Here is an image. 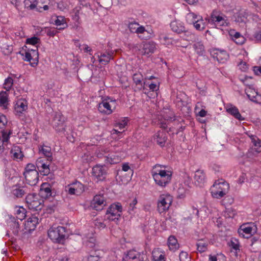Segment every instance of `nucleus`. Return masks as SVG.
I'll return each mask as SVG.
<instances>
[{
  "label": "nucleus",
  "instance_id": "338daca9",
  "mask_svg": "<svg viewBox=\"0 0 261 261\" xmlns=\"http://www.w3.org/2000/svg\"><path fill=\"white\" fill-rule=\"evenodd\" d=\"M58 33V30L56 28L49 29L46 31V34L48 36L54 37Z\"/></svg>",
  "mask_w": 261,
  "mask_h": 261
},
{
  "label": "nucleus",
  "instance_id": "473e14b6",
  "mask_svg": "<svg viewBox=\"0 0 261 261\" xmlns=\"http://www.w3.org/2000/svg\"><path fill=\"white\" fill-rule=\"evenodd\" d=\"M168 244L169 249L175 251L179 248V244L176 238L173 236H170L168 240Z\"/></svg>",
  "mask_w": 261,
  "mask_h": 261
},
{
  "label": "nucleus",
  "instance_id": "13d9d810",
  "mask_svg": "<svg viewBox=\"0 0 261 261\" xmlns=\"http://www.w3.org/2000/svg\"><path fill=\"white\" fill-rule=\"evenodd\" d=\"M36 165H35L33 164H28L25 168V171L23 173H33V172H38V171L36 170Z\"/></svg>",
  "mask_w": 261,
  "mask_h": 261
},
{
  "label": "nucleus",
  "instance_id": "f704fd0d",
  "mask_svg": "<svg viewBox=\"0 0 261 261\" xmlns=\"http://www.w3.org/2000/svg\"><path fill=\"white\" fill-rule=\"evenodd\" d=\"M152 257L153 261H165L164 253L158 248L152 251Z\"/></svg>",
  "mask_w": 261,
  "mask_h": 261
},
{
  "label": "nucleus",
  "instance_id": "5fc2aeb1",
  "mask_svg": "<svg viewBox=\"0 0 261 261\" xmlns=\"http://www.w3.org/2000/svg\"><path fill=\"white\" fill-rule=\"evenodd\" d=\"M241 81L248 87H252L253 86V80L251 76H245L240 79Z\"/></svg>",
  "mask_w": 261,
  "mask_h": 261
},
{
  "label": "nucleus",
  "instance_id": "e2e57ef3",
  "mask_svg": "<svg viewBox=\"0 0 261 261\" xmlns=\"http://www.w3.org/2000/svg\"><path fill=\"white\" fill-rule=\"evenodd\" d=\"M137 200L136 198L134 199L133 200L132 202L129 203V206L128 207V212H129V214H131L132 212L134 211V210L135 208V205L137 204Z\"/></svg>",
  "mask_w": 261,
  "mask_h": 261
},
{
  "label": "nucleus",
  "instance_id": "2eb2a0df",
  "mask_svg": "<svg viewBox=\"0 0 261 261\" xmlns=\"http://www.w3.org/2000/svg\"><path fill=\"white\" fill-rule=\"evenodd\" d=\"M232 13H233V16L231 19L239 23L241 27H244L247 20V17L245 15H243L244 12H241L240 8H236L232 10Z\"/></svg>",
  "mask_w": 261,
  "mask_h": 261
},
{
  "label": "nucleus",
  "instance_id": "f257e3e1",
  "mask_svg": "<svg viewBox=\"0 0 261 261\" xmlns=\"http://www.w3.org/2000/svg\"><path fill=\"white\" fill-rule=\"evenodd\" d=\"M165 169V166L156 164L151 171V174L154 182L161 187H165L171 180L172 172Z\"/></svg>",
  "mask_w": 261,
  "mask_h": 261
},
{
  "label": "nucleus",
  "instance_id": "7c9ffc66",
  "mask_svg": "<svg viewBox=\"0 0 261 261\" xmlns=\"http://www.w3.org/2000/svg\"><path fill=\"white\" fill-rule=\"evenodd\" d=\"M11 157L14 160L22 159L23 154L21 151L20 148L18 146H14L11 150Z\"/></svg>",
  "mask_w": 261,
  "mask_h": 261
},
{
  "label": "nucleus",
  "instance_id": "49530a36",
  "mask_svg": "<svg viewBox=\"0 0 261 261\" xmlns=\"http://www.w3.org/2000/svg\"><path fill=\"white\" fill-rule=\"evenodd\" d=\"M9 225L10 226V229L12 230L13 234L15 235H17L19 230V224L18 221L16 220H11L9 222Z\"/></svg>",
  "mask_w": 261,
  "mask_h": 261
},
{
  "label": "nucleus",
  "instance_id": "4be33fe9",
  "mask_svg": "<svg viewBox=\"0 0 261 261\" xmlns=\"http://www.w3.org/2000/svg\"><path fill=\"white\" fill-rule=\"evenodd\" d=\"M167 133L164 130L158 131L153 137V139L161 146H164L167 140Z\"/></svg>",
  "mask_w": 261,
  "mask_h": 261
},
{
  "label": "nucleus",
  "instance_id": "20e7f679",
  "mask_svg": "<svg viewBox=\"0 0 261 261\" xmlns=\"http://www.w3.org/2000/svg\"><path fill=\"white\" fill-rule=\"evenodd\" d=\"M130 32L136 33L141 39H147L150 38V34L143 25L136 22H130L127 24Z\"/></svg>",
  "mask_w": 261,
  "mask_h": 261
},
{
  "label": "nucleus",
  "instance_id": "a211bd4d",
  "mask_svg": "<svg viewBox=\"0 0 261 261\" xmlns=\"http://www.w3.org/2000/svg\"><path fill=\"white\" fill-rule=\"evenodd\" d=\"M28 109L27 101L24 99L18 100L15 105L14 111L16 115L20 116Z\"/></svg>",
  "mask_w": 261,
  "mask_h": 261
},
{
  "label": "nucleus",
  "instance_id": "39448f33",
  "mask_svg": "<svg viewBox=\"0 0 261 261\" xmlns=\"http://www.w3.org/2000/svg\"><path fill=\"white\" fill-rule=\"evenodd\" d=\"M122 207L120 203H113L107 211L106 218L110 221H118L122 215Z\"/></svg>",
  "mask_w": 261,
  "mask_h": 261
},
{
  "label": "nucleus",
  "instance_id": "6e6d98bb",
  "mask_svg": "<svg viewBox=\"0 0 261 261\" xmlns=\"http://www.w3.org/2000/svg\"><path fill=\"white\" fill-rule=\"evenodd\" d=\"M81 9V7H77L73 9L72 11V19L76 22H78L80 19L79 14Z\"/></svg>",
  "mask_w": 261,
  "mask_h": 261
},
{
  "label": "nucleus",
  "instance_id": "052dcab7",
  "mask_svg": "<svg viewBox=\"0 0 261 261\" xmlns=\"http://www.w3.org/2000/svg\"><path fill=\"white\" fill-rule=\"evenodd\" d=\"M180 261H189L190 257L187 252L181 251L179 255Z\"/></svg>",
  "mask_w": 261,
  "mask_h": 261
},
{
  "label": "nucleus",
  "instance_id": "1a4fd4ad",
  "mask_svg": "<svg viewBox=\"0 0 261 261\" xmlns=\"http://www.w3.org/2000/svg\"><path fill=\"white\" fill-rule=\"evenodd\" d=\"M172 202V198L169 194H162L160 196L158 202V210L160 213L167 211Z\"/></svg>",
  "mask_w": 261,
  "mask_h": 261
},
{
  "label": "nucleus",
  "instance_id": "b1692460",
  "mask_svg": "<svg viewBox=\"0 0 261 261\" xmlns=\"http://www.w3.org/2000/svg\"><path fill=\"white\" fill-rule=\"evenodd\" d=\"M156 49V44L153 41H149L143 44L141 53L144 55H148L154 53Z\"/></svg>",
  "mask_w": 261,
  "mask_h": 261
},
{
  "label": "nucleus",
  "instance_id": "2f4dec72",
  "mask_svg": "<svg viewBox=\"0 0 261 261\" xmlns=\"http://www.w3.org/2000/svg\"><path fill=\"white\" fill-rule=\"evenodd\" d=\"M102 254L103 252L101 251H95L88 257V261H103Z\"/></svg>",
  "mask_w": 261,
  "mask_h": 261
},
{
  "label": "nucleus",
  "instance_id": "bb28decb",
  "mask_svg": "<svg viewBox=\"0 0 261 261\" xmlns=\"http://www.w3.org/2000/svg\"><path fill=\"white\" fill-rule=\"evenodd\" d=\"M229 36L231 39L237 44L242 45L245 41V37L239 32H236L234 30L229 31Z\"/></svg>",
  "mask_w": 261,
  "mask_h": 261
},
{
  "label": "nucleus",
  "instance_id": "4468645a",
  "mask_svg": "<svg viewBox=\"0 0 261 261\" xmlns=\"http://www.w3.org/2000/svg\"><path fill=\"white\" fill-rule=\"evenodd\" d=\"M107 202L103 195H95L91 203V207L96 211H101L106 205Z\"/></svg>",
  "mask_w": 261,
  "mask_h": 261
},
{
  "label": "nucleus",
  "instance_id": "6e6552de",
  "mask_svg": "<svg viewBox=\"0 0 261 261\" xmlns=\"http://www.w3.org/2000/svg\"><path fill=\"white\" fill-rule=\"evenodd\" d=\"M26 203L29 208L33 211H39L43 207V200L34 194H28L25 198Z\"/></svg>",
  "mask_w": 261,
  "mask_h": 261
},
{
  "label": "nucleus",
  "instance_id": "0e129e2a",
  "mask_svg": "<svg viewBox=\"0 0 261 261\" xmlns=\"http://www.w3.org/2000/svg\"><path fill=\"white\" fill-rule=\"evenodd\" d=\"M94 224L99 228H104L106 226V225L99 219H96L95 220Z\"/></svg>",
  "mask_w": 261,
  "mask_h": 261
},
{
  "label": "nucleus",
  "instance_id": "412c9836",
  "mask_svg": "<svg viewBox=\"0 0 261 261\" xmlns=\"http://www.w3.org/2000/svg\"><path fill=\"white\" fill-rule=\"evenodd\" d=\"M113 55L114 53L112 51H110L108 52L98 53L97 56L100 63L106 65L111 60L113 59Z\"/></svg>",
  "mask_w": 261,
  "mask_h": 261
},
{
  "label": "nucleus",
  "instance_id": "423d86ee",
  "mask_svg": "<svg viewBox=\"0 0 261 261\" xmlns=\"http://www.w3.org/2000/svg\"><path fill=\"white\" fill-rule=\"evenodd\" d=\"M206 21H207V22L213 25H215V27L221 30L222 31H224L225 30L223 28V27H227V23L224 18L221 16L217 11H213L211 16L206 18L205 19ZM227 30L226 29L225 30Z\"/></svg>",
  "mask_w": 261,
  "mask_h": 261
},
{
  "label": "nucleus",
  "instance_id": "7ed1b4c3",
  "mask_svg": "<svg viewBox=\"0 0 261 261\" xmlns=\"http://www.w3.org/2000/svg\"><path fill=\"white\" fill-rule=\"evenodd\" d=\"M257 231V225L253 222L244 223L238 229L239 235L247 239H249L254 235Z\"/></svg>",
  "mask_w": 261,
  "mask_h": 261
},
{
  "label": "nucleus",
  "instance_id": "dca6fc26",
  "mask_svg": "<svg viewBox=\"0 0 261 261\" xmlns=\"http://www.w3.org/2000/svg\"><path fill=\"white\" fill-rule=\"evenodd\" d=\"M106 173L105 167L103 166L97 165L92 168V175L97 179V181L105 179Z\"/></svg>",
  "mask_w": 261,
  "mask_h": 261
},
{
  "label": "nucleus",
  "instance_id": "aec40b11",
  "mask_svg": "<svg viewBox=\"0 0 261 261\" xmlns=\"http://www.w3.org/2000/svg\"><path fill=\"white\" fill-rule=\"evenodd\" d=\"M45 0H24V5L25 8L33 10L36 8L39 12H41V9L42 7L40 5V3L45 2Z\"/></svg>",
  "mask_w": 261,
  "mask_h": 261
},
{
  "label": "nucleus",
  "instance_id": "c9c22d12",
  "mask_svg": "<svg viewBox=\"0 0 261 261\" xmlns=\"http://www.w3.org/2000/svg\"><path fill=\"white\" fill-rule=\"evenodd\" d=\"M133 79L134 82L136 84V85H139L141 87L144 88L145 85H146L145 81L143 82V76L140 72L134 74Z\"/></svg>",
  "mask_w": 261,
  "mask_h": 261
},
{
  "label": "nucleus",
  "instance_id": "9d476101",
  "mask_svg": "<svg viewBox=\"0 0 261 261\" xmlns=\"http://www.w3.org/2000/svg\"><path fill=\"white\" fill-rule=\"evenodd\" d=\"M35 48L25 50L24 53H20L22 56H24L23 60L26 61H29L32 66L37 65L38 62V47L35 46Z\"/></svg>",
  "mask_w": 261,
  "mask_h": 261
},
{
  "label": "nucleus",
  "instance_id": "0eeeda50",
  "mask_svg": "<svg viewBox=\"0 0 261 261\" xmlns=\"http://www.w3.org/2000/svg\"><path fill=\"white\" fill-rule=\"evenodd\" d=\"M65 228L62 226L56 228H50L48 231L49 238L54 242L60 243L63 241L65 237Z\"/></svg>",
  "mask_w": 261,
  "mask_h": 261
},
{
  "label": "nucleus",
  "instance_id": "79ce46f5",
  "mask_svg": "<svg viewBox=\"0 0 261 261\" xmlns=\"http://www.w3.org/2000/svg\"><path fill=\"white\" fill-rule=\"evenodd\" d=\"M8 94L6 92H0V106L6 109L8 105Z\"/></svg>",
  "mask_w": 261,
  "mask_h": 261
},
{
  "label": "nucleus",
  "instance_id": "393cba45",
  "mask_svg": "<svg viewBox=\"0 0 261 261\" xmlns=\"http://www.w3.org/2000/svg\"><path fill=\"white\" fill-rule=\"evenodd\" d=\"M229 247H231L230 252L232 254H233L236 257L240 255L241 246L238 239L232 238L229 243Z\"/></svg>",
  "mask_w": 261,
  "mask_h": 261
},
{
  "label": "nucleus",
  "instance_id": "72a5a7b5",
  "mask_svg": "<svg viewBox=\"0 0 261 261\" xmlns=\"http://www.w3.org/2000/svg\"><path fill=\"white\" fill-rule=\"evenodd\" d=\"M40 194L42 196L47 198L51 195L50 185L47 183L42 184L40 188Z\"/></svg>",
  "mask_w": 261,
  "mask_h": 261
},
{
  "label": "nucleus",
  "instance_id": "603ef678",
  "mask_svg": "<svg viewBox=\"0 0 261 261\" xmlns=\"http://www.w3.org/2000/svg\"><path fill=\"white\" fill-rule=\"evenodd\" d=\"M210 54L214 58H216L218 61H219V56L220 55H225L226 51L213 48L210 50Z\"/></svg>",
  "mask_w": 261,
  "mask_h": 261
},
{
  "label": "nucleus",
  "instance_id": "3c124183",
  "mask_svg": "<svg viewBox=\"0 0 261 261\" xmlns=\"http://www.w3.org/2000/svg\"><path fill=\"white\" fill-rule=\"evenodd\" d=\"M105 159V161L107 163H109L110 164H117L119 162V159L113 154H109L108 156H106Z\"/></svg>",
  "mask_w": 261,
  "mask_h": 261
},
{
  "label": "nucleus",
  "instance_id": "864d4df0",
  "mask_svg": "<svg viewBox=\"0 0 261 261\" xmlns=\"http://www.w3.org/2000/svg\"><path fill=\"white\" fill-rule=\"evenodd\" d=\"M13 85V79L12 77L9 76L5 79L4 83V88L7 91H9Z\"/></svg>",
  "mask_w": 261,
  "mask_h": 261
},
{
  "label": "nucleus",
  "instance_id": "6ab92c4d",
  "mask_svg": "<svg viewBox=\"0 0 261 261\" xmlns=\"http://www.w3.org/2000/svg\"><path fill=\"white\" fill-rule=\"evenodd\" d=\"M245 93L248 97L252 101L256 103L261 102V96L259 95L257 92L252 87H247L245 89Z\"/></svg>",
  "mask_w": 261,
  "mask_h": 261
},
{
  "label": "nucleus",
  "instance_id": "c756f323",
  "mask_svg": "<svg viewBox=\"0 0 261 261\" xmlns=\"http://www.w3.org/2000/svg\"><path fill=\"white\" fill-rule=\"evenodd\" d=\"M38 218L35 216L30 217L25 223L26 228H28L29 230H34L36 226L38 224Z\"/></svg>",
  "mask_w": 261,
  "mask_h": 261
},
{
  "label": "nucleus",
  "instance_id": "9b49d317",
  "mask_svg": "<svg viewBox=\"0 0 261 261\" xmlns=\"http://www.w3.org/2000/svg\"><path fill=\"white\" fill-rule=\"evenodd\" d=\"M28 192V188L19 184L13 185L11 188V195L14 198L23 197Z\"/></svg>",
  "mask_w": 261,
  "mask_h": 261
},
{
  "label": "nucleus",
  "instance_id": "58836bf2",
  "mask_svg": "<svg viewBox=\"0 0 261 261\" xmlns=\"http://www.w3.org/2000/svg\"><path fill=\"white\" fill-rule=\"evenodd\" d=\"M217 185L216 184H213L210 189L211 193L213 197L220 198L224 196L225 193H224L223 190H217V189H215Z\"/></svg>",
  "mask_w": 261,
  "mask_h": 261
},
{
  "label": "nucleus",
  "instance_id": "37998d69",
  "mask_svg": "<svg viewBox=\"0 0 261 261\" xmlns=\"http://www.w3.org/2000/svg\"><path fill=\"white\" fill-rule=\"evenodd\" d=\"M208 243L203 240H199L196 243L197 249L200 253L204 252L207 249Z\"/></svg>",
  "mask_w": 261,
  "mask_h": 261
},
{
  "label": "nucleus",
  "instance_id": "a18cd8bd",
  "mask_svg": "<svg viewBox=\"0 0 261 261\" xmlns=\"http://www.w3.org/2000/svg\"><path fill=\"white\" fill-rule=\"evenodd\" d=\"M252 142L253 143L255 150L256 152H259L261 151V141L255 136L251 135L250 136Z\"/></svg>",
  "mask_w": 261,
  "mask_h": 261
},
{
  "label": "nucleus",
  "instance_id": "e433bc0d",
  "mask_svg": "<svg viewBox=\"0 0 261 261\" xmlns=\"http://www.w3.org/2000/svg\"><path fill=\"white\" fill-rule=\"evenodd\" d=\"M64 122V118L60 113H56L53 119V124L56 128L62 126Z\"/></svg>",
  "mask_w": 261,
  "mask_h": 261
},
{
  "label": "nucleus",
  "instance_id": "4d7b16f0",
  "mask_svg": "<svg viewBox=\"0 0 261 261\" xmlns=\"http://www.w3.org/2000/svg\"><path fill=\"white\" fill-rule=\"evenodd\" d=\"M2 133V142L3 143H7L10 138V136L12 134V130H9V131L3 130Z\"/></svg>",
  "mask_w": 261,
  "mask_h": 261
},
{
  "label": "nucleus",
  "instance_id": "bf43d9fd",
  "mask_svg": "<svg viewBox=\"0 0 261 261\" xmlns=\"http://www.w3.org/2000/svg\"><path fill=\"white\" fill-rule=\"evenodd\" d=\"M40 42V39L37 37L34 36L31 38L27 39L25 43L27 44H31L35 45Z\"/></svg>",
  "mask_w": 261,
  "mask_h": 261
},
{
  "label": "nucleus",
  "instance_id": "a878e982",
  "mask_svg": "<svg viewBox=\"0 0 261 261\" xmlns=\"http://www.w3.org/2000/svg\"><path fill=\"white\" fill-rule=\"evenodd\" d=\"M194 182L196 185L201 187L205 182V175L203 171L201 170H197L194 175Z\"/></svg>",
  "mask_w": 261,
  "mask_h": 261
},
{
  "label": "nucleus",
  "instance_id": "8fccbe9b",
  "mask_svg": "<svg viewBox=\"0 0 261 261\" xmlns=\"http://www.w3.org/2000/svg\"><path fill=\"white\" fill-rule=\"evenodd\" d=\"M16 218L21 221L26 216L25 210L22 207H18L16 211Z\"/></svg>",
  "mask_w": 261,
  "mask_h": 261
},
{
  "label": "nucleus",
  "instance_id": "09e8293b",
  "mask_svg": "<svg viewBox=\"0 0 261 261\" xmlns=\"http://www.w3.org/2000/svg\"><path fill=\"white\" fill-rule=\"evenodd\" d=\"M208 261H226V257L222 253L216 255H209Z\"/></svg>",
  "mask_w": 261,
  "mask_h": 261
},
{
  "label": "nucleus",
  "instance_id": "4c0bfd02",
  "mask_svg": "<svg viewBox=\"0 0 261 261\" xmlns=\"http://www.w3.org/2000/svg\"><path fill=\"white\" fill-rule=\"evenodd\" d=\"M170 27L173 32L178 34L185 32V27L176 21L172 22L170 23Z\"/></svg>",
  "mask_w": 261,
  "mask_h": 261
},
{
  "label": "nucleus",
  "instance_id": "c85d7f7f",
  "mask_svg": "<svg viewBox=\"0 0 261 261\" xmlns=\"http://www.w3.org/2000/svg\"><path fill=\"white\" fill-rule=\"evenodd\" d=\"M39 152L40 154L44 155L47 158V161H51L52 160V152L50 147L43 145L39 147Z\"/></svg>",
  "mask_w": 261,
  "mask_h": 261
},
{
  "label": "nucleus",
  "instance_id": "f03ea898",
  "mask_svg": "<svg viewBox=\"0 0 261 261\" xmlns=\"http://www.w3.org/2000/svg\"><path fill=\"white\" fill-rule=\"evenodd\" d=\"M116 107V100H113L110 97H107L99 103L98 110L100 113L108 115L111 114L114 111Z\"/></svg>",
  "mask_w": 261,
  "mask_h": 261
},
{
  "label": "nucleus",
  "instance_id": "c03bdc74",
  "mask_svg": "<svg viewBox=\"0 0 261 261\" xmlns=\"http://www.w3.org/2000/svg\"><path fill=\"white\" fill-rule=\"evenodd\" d=\"M200 15H198L194 13L189 12L188 13L186 16V19L187 23L190 24H194L195 22H196V19H198V17H200Z\"/></svg>",
  "mask_w": 261,
  "mask_h": 261
},
{
  "label": "nucleus",
  "instance_id": "680f3d73",
  "mask_svg": "<svg viewBox=\"0 0 261 261\" xmlns=\"http://www.w3.org/2000/svg\"><path fill=\"white\" fill-rule=\"evenodd\" d=\"M238 67L239 69L243 72H246L248 69V65L246 63V62L244 61H241L238 64Z\"/></svg>",
  "mask_w": 261,
  "mask_h": 261
},
{
  "label": "nucleus",
  "instance_id": "ea45409f",
  "mask_svg": "<svg viewBox=\"0 0 261 261\" xmlns=\"http://www.w3.org/2000/svg\"><path fill=\"white\" fill-rule=\"evenodd\" d=\"M197 18L198 19H196V22L194 23L193 26L197 30L202 31L205 28L206 22L201 16Z\"/></svg>",
  "mask_w": 261,
  "mask_h": 261
},
{
  "label": "nucleus",
  "instance_id": "ddd939ff",
  "mask_svg": "<svg viewBox=\"0 0 261 261\" xmlns=\"http://www.w3.org/2000/svg\"><path fill=\"white\" fill-rule=\"evenodd\" d=\"M47 161L42 158H39L36 162L37 168L42 175H47L50 173V170Z\"/></svg>",
  "mask_w": 261,
  "mask_h": 261
},
{
  "label": "nucleus",
  "instance_id": "774afa93",
  "mask_svg": "<svg viewBox=\"0 0 261 261\" xmlns=\"http://www.w3.org/2000/svg\"><path fill=\"white\" fill-rule=\"evenodd\" d=\"M96 240L94 238H90L86 242V245L90 248H93L95 245Z\"/></svg>",
  "mask_w": 261,
  "mask_h": 261
},
{
  "label": "nucleus",
  "instance_id": "de8ad7c7",
  "mask_svg": "<svg viewBox=\"0 0 261 261\" xmlns=\"http://www.w3.org/2000/svg\"><path fill=\"white\" fill-rule=\"evenodd\" d=\"M55 24L57 26H62L58 30H62L67 27L66 21L62 16H58L55 20Z\"/></svg>",
  "mask_w": 261,
  "mask_h": 261
},
{
  "label": "nucleus",
  "instance_id": "cd10ccee",
  "mask_svg": "<svg viewBox=\"0 0 261 261\" xmlns=\"http://www.w3.org/2000/svg\"><path fill=\"white\" fill-rule=\"evenodd\" d=\"M229 114L239 121L245 120V117L241 115L239 109L234 106L229 105Z\"/></svg>",
  "mask_w": 261,
  "mask_h": 261
},
{
  "label": "nucleus",
  "instance_id": "f8f14e48",
  "mask_svg": "<svg viewBox=\"0 0 261 261\" xmlns=\"http://www.w3.org/2000/svg\"><path fill=\"white\" fill-rule=\"evenodd\" d=\"M85 190L84 186L79 181H76L66 187V191L70 195H79Z\"/></svg>",
  "mask_w": 261,
  "mask_h": 261
},
{
  "label": "nucleus",
  "instance_id": "69168bd1",
  "mask_svg": "<svg viewBox=\"0 0 261 261\" xmlns=\"http://www.w3.org/2000/svg\"><path fill=\"white\" fill-rule=\"evenodd\" d=\"M127 119L124 118L121 122L117 123L116 125V126H118L120 129H122L125 127V126L127 125Z\"/></svg>",
  "mask_w": 261,
  "mask_h": 261
},
{
  "label": "nucleus",
  "instance_id": "f3484780",
  "mask_svg": "<svg viewBox=\"0 0 261 261\" xmlns=\"http://www.w3.org/2000/svg\"><path fill=\"white\" fill-rule=\"evenodd\" d=\"M143 253H140L135 250H129L123 259L124 261H141L143 260Z\"/></svg>",
  "mask_w": 261,
  "mask_h": 261
},
{
  "label": "nucleus",
  "instance_id": "5701e85b",
  "mask_svg": "<svg viewBox=\"0 0 261 261\" xmlns=\"http://www.w3.org/2000/svg\"><path fill=\"white\" fill-rule=\"evenodd\" d=\"M25 179L28 184L35 186L39 180L38 172L23 173Z\"/></svg>",
  "mask_w": 261,
  "mask_h": 261
},
{
  "label": "nucleus",
  "instance_id": "a19ab883",
  "mask_svg": "<svg viewBox=\"0 0 261 261\" xmlns=\"http://www.w3.org/2000/svg\"><path fill=\"white\" fill-rule=\"evenodd\" d=\"M193 48L195 51L199 56H202L204 53V46L201 41H198L193 44Z\"/></svg>",
  "mask_w": 261,
  "mask_h": 261
}]
</instances>
